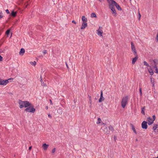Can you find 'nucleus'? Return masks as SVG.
<instances>
[{"mask_svg":"<svg viewBox=\"0 0 158 158\" xmlns=\"http://www.w3.org/2000/svg\"><path fill=\"white\" fill-rule=\"evenodd\" d=\"M25 101H23L21 100H19V107L20 108L24 107Z\"/></svg>","mask_w":158,"mask_h":158,"instance_id":"8","label":"nucleus"},{"mask_svg":"<svg viewBox=\"0 0 158 158\" xmlns=\"http://www.w3.org/2000/svg\"><path fill=\"white\" fill-rule=\"evenodd\" d=\"M6 13H7V14H8L9 13V10L8 9H7L6 10Z\"/></svg>","mask_w":158,"mask_h":158,"instance_id":"43","label":"nucleus"},{"mask_svg":"<svg viewBox=\"0 0 158 158\" xmlns=\"http://www.w3.org/2000/svg\"><path fill=\"white\" fill-rule=\"evenodd\" d=\"M139 92L140 94V95L141 96L142 94V89L141 88H140L139 89Z\"/></svg>","mask_w":158,"mask_h":158,"instance_id":"36","label":"nucleus"},{"mask_svg":"<svg viewBox=\"0 0 158 158\" xmlns=\"http://www.w3.org/2000/svg\"><path fill=\"white\" fill-rule=\"evenodd\" d=\"M25 50L23 48H22L20 49V51L19 52V54L21 55H23L25 53Z\"/></svg>","mask_w":158,"mask_h":158,"instance_id":"16","label":"nucleus"},{"mask_svg":"<svg viewBox=\"0 0 158 158\" xmlns=\"http://www.w3.org/2000/svg\"><path fill=\"white\" fill-rule=\"evenodd\" d=\"M128 97L127 96L123 97L121 102V105L123 108H124L128 102Z\"/></svg>","mask_w":158,"mask_h":158,"instance_id":"1","label":"nucleus"},{"mask_svg":"<svg viewBox=\"0 0 158 158\" xmlns=\"http://www.w3.org/2000/svg\"><path fill=\"white\" fill-rule=\"evenodd\" d=\"M158 125L156 124H155L154 126L153 127V130L155 131V132H156V130L157 128Z\"/></svg>","mask_w":158,"mask_h":158,"instance_id":"24","label":"nucleus"},{"mask_svg":"<svg viewBox=\"0 0 158 158\" xmlns=\"http://www.w3.org/2000/svg\"><path fill=\"white\" fill-rule=\"evenodd\" d=\"M89 101L90 103L91 104L92 102V100H91V97L90 96H89Z\"/></svg>","mask_w":158,"mask_h":158,"instance_id":"35","label":"nucleus"},{"mask_svg":"<svg viewBox=\"0 0 158 158\" xmlns=\"http://www.w3.org/2000/svg\"><path fill=\"white\" fill-rule=\"evenodd\" d=\"M49 101H50V104L51 105H52V101L51 99H50Z\"/></svg>","mask_w":158,"mask_h":158,"instance_id":"49","label":"nucleus"},{"mask_svg":"<svg viewBox=\"0 0 158 158\" xmlns=\"http://www.w3.org/2000/svg\"><path fill=\"white\" fill-rule=\"evenodd\" d=\"M43 53L44 54H45L47 53V51L46 50H44L43 51Z\"/></svg>","mask_w":158,"mask_h":158,"instance_id":"44","label":"nucleus"},{"mask_svg":"<svg viewBox=\"0 0 158 158\" xmlns=\"http://www.w3.org/2000/svg\"><path fill=\"white\" fill-rule=\"evenodd\" d=\"M30 63L31 65H33L34 66L36 64V62L35 61H34L33 62H30Z\"/></svg>","mask_w":158,"mask_h":158,"instance_id":"30","label":"nucleus"},{"mask_svg":"<svg viewBox=\"0 0 158 158\" xmlns=\"http://www.w3.org/2000/svg\"><path fill=\"white\" fill-rule=\"evenodd\" d=\"M32 148V147L31 146L29 147V150H30Z\"/></svg>","mask_w":158,"mask_h":158,"instance_id":"50","label":"nucleus"},{"mask_svg":"<svg viewBox=\"0 0 158 158\" xmlns=\"http://www.w3.org/2000/svg\"><path fill=\"white\" fill-rule=\"evenodd\" d=\"M66 66H67V67L68 69H69V65L67 64V63H66Z\"/></svg>","mask_w":158,"mask_h":158,"instance_id":"45","label":"nucleus"},{"mask_svg":"<svg viewBox=\"0 0 158 158\" xmlns=\"http://www.w3.org/2000/svg\"><path fill=\"white\" fill-rule=\"evenodd\" d=\"M108 2L109 3V5L110 4H114L115 2L114 0H107Z\"/></svg>","mask_w":158,"mask_h":158,"instance_id":"20","label":"nucleus"},{"mask_svg":"<svg viewBox=\"0 0 158 158\" xmlns=\"http://www.w3.org/2000/svg\"><path fill=\"white\" fill-rule=\"evenodd\" d=\"M97 34L98 35H100V36H102V31H97Z\"/></svg>","mask_w":158,"mask_h":158,"instance_id":"29","label":"nucleus"},{"mask_svg":"<svg viewBox=\"0 0 158 158\" xmlns=\"http://www.w3.org/2000/svg\"><path fill=\"white\" fill-rule=\"evenodd\" d=\"M10 80L9 79L8 80H4L0 78V85H6L9 83L8 81Z\"/></svg>","mask_w":158,"mask_h":158,"instance_id":"4","label":"nucleus"},{"mask_svg":"<svg viewBox=\"0 0 158 158\" xmlns=\"http://www.w3.org/2000/svg\"><path fill=\"white\" fill-rule=\"evenodd\" d=\"M152 61L154 63V65H152L153 66V68L155 69H158L157 64H158V60L157 59H155L154 60H152Z\"/></svg>","mask_w":158,"mask_h":158,"instance_id":"5","label":"nucleus"},{"mask_svg":"<svg viewBox=\"0 0 158 158\" xmlns=\"http://www.w3.org/2000/svg\"><path fill=\"white\" fill-rule=\"evenodd\" d=\"M149 73H150L151 75H152L154 74L153 70H148Z\"/></svg>","mask_w":158,"mask_h":158,"instance_id":"26","label":"nucleus"},{"mask_svg":"<svg viewBox=\"0 0 158 158\" xmlns=\"http://www.w3.org/2000/svg\"><path fill=\"white\" fill-rule=\"evenodd\" d=\"M131 1V0H130V1Z\"/></svg>","mask_w":158,"mask_h":158,"instance_id":"62","label":"nucleus"},{"mask_svg":"<svg viewBox=\"0 0 158 158\" xmlns=\"http://www.w3.org/2000/svg\"><path fill=\"white\" fill-rule=\"evenodd\" d=\"M10 33V29H8L6 32V35H8Z\"/></svg>","mask_w":158,"mask_h":158,"instance_id":"32","label":"nucleus"},{"mask_svg":"<svg viewBox=\"0 0 158 158\" xmlns=\"http://www.w3.org/2000/svg\"><path fill=\"white\" fill-rule=\"evenodd\" d=\"M35 109L33 108L32 105H31V106L27 107L25 110V111L29 112L34 113L35 111Z\"/></svg>","mask_w":158,"mask_h":158,"instance_id":"2","label":"nucleus"},{"mask_svg":"<svg viewBox=\"0 0 158 158\" xmlns=\"http://www.w3.org/2000/svg\"><path fill=\"white\" fill-rule=\"evenodd\" d=\"M2 60H3V58L1 55H0V61H2Z\"/></svg>","mask_w":158,"mask_h":158,"instance_id":"40","label":"nucleus"},{"mask_svg":"<svg viewBox=\"0 0 158 158\" xmlns=\"http://www.w3.org/2000/svg\"><path fill=\"white\" fill-rule=\"evenodd\" d=\"M48 117H49L50 118H51L52 117L51 115V114H49L48 115Z\"/></svg>","mask_w":158,"mask_h":158,"instance_id":"52","label":"nucleus"},{"mask_svg":"<svg viewBox=\"0 0 158 158\" xmlns=\"http://www.w3.org/2000/svg\"><path fill=\"white\" fill-rule=\"evenodd\" d=\"M81 20L83 22H86L87 21V19L85 16H82V17Z\"/></svg>","mask_w":158,"mask_h":158,"instance_id":"21","label":"nucleus"},{"mask_svg":"<svg viewBox=\"0 0 158 158\" xmlns=\"http://www.w3.org/2000/svg\"><path fill=\"white\" fill-rule=\"evenodd\" d=\"M72 22L73 23H74V24H76V22L74 20H73Z\"/></svg>","mask_w":158,"mask_h":158,"instance_id":"48","label":"nucleus"},{"mask_svg":"<svg viewBox=\"0 0 158 158\" xmlns=\"http://www.w3.org/2000/svg\"><path fill=\"white\" fill-rule=\"evenodd\" d=\"M57 112L59 113H61L62 112V110L60 109H59L57 110Z\"/></svg>","mask_w":158,"mask_h":158,"instance_id":"34","label":"nucleus"},{"mask_svg":"<svg viewBox=\"0 0 158 158\" xmlns=\"http://www.w3.org/2000/svg\"><path fill=\"white\" fill-rule=\"evenodd\" d=\"M27 5H26L25 6V8L27 7Z\"/></svg>","mask_w":158,"mask_h":158,"instance_id":"58","label":"nucleus"},{"mask_svg":"<svg viewBox=\"0 0 158 158\" xmlns=\"http://www.w3.org/2000/svg\"><path fill=\"white\" fill-rule=\"evenodd\" d=\"M139 20L140 18L141 17V15H140L139 12Z\"/></svg>","mask_w":158,"mask_h":158,"instance_id":"46","label":"nucleus"},{"mask_svg":"<svg viewBox=\"0 0 158 158\" xmlns=\"http://www.w3.org/2000/svg\"><path fill=\"white\" fill-rule=\"evenodd\" d=\"M101 120L100 118H98V122H97V124H99L101 123Z\"/></svg>","mask_w":158,"mask_h":158,"instance_id":"31","label":"nucleus"},{"mask_svg":"<svg viewBox=\"0 0 158 158\" xmlns=\"http://www.w3.org/2000/svg\"><path fill=\"white\" fill-rule=\"evenodd\" d=\"M48 146L49 145L45 143L43 144L42 145V147L44 150H47Z\"/></svg>","mask_w":158,"mask_h":158,"instance_id":"15","label":"nucleus"},{"mask_svg":"<svg viewBox=\"0 0 158 158\" xmlns=\"http://www.w3.org/2000/svg\"><path fill=\"white\" fill-rule=\"evenodd\" d=\"M102 124L104 125L105 127L106 126V124L105 123H102Z\"/></svg>","mask_w":158,"mask_h":158,"instance_id":"54","label":"nucleus"},{"mask_svg":"<svg viewBox=\"0 0 158 158\" xmlns=\"http://www.w3.org/2000/svg\"><path fill=\"white\" fill-rule=\"evenodd\" d=\"M147 121L148 125H150L153 123V121H152V119L149 117L147 118Z\"/></svg>","mask_w":158,"mask_h":158,"instance_id":"12","label":"nucleus"},{"mask_svg":"<svg viewBox=\"0 0 158 158\" xmlns=\"http://www.w3.org/2000/svg\"><path fill=\"white\" fill-rule=\"evenodd\" d=\"M144 109H145V106H144L143 107H142L141 108V113L143 115H145V114L144 111Z\"/></svg>","mask_w":158,"mask_h":158,"instance_id":"25","label":"nucleus"},{"mask_svg":"<svg viewBox=\"0 0 158 158\" xmlns=\"http://www.w3.org/2000/svg\"><path fill=\"white\" fill-rule=\"evenodd\" d=\"M104 1V0H101V2H102Z\"/></svg>","mask_w":158,"mask_h":158,"instance_id":"56","label":"nucleus"},{"mask_svg":"<svg viewBox=\"0 0 158 158\" xmlns=\"http://www.w3.org/2000/svg\"><path fill=\"white\" fill-rule=\"evenodd\" d=\"M143 64H144V65H146V66H149L148 64L147 63V62H146L145 61H144L143 62Z\"/></svg>","mask_w":158,"mask_h":158,"instance_id":"33","label":"nucleus"},{"mask_svg":"<svg viewBox=\"0 0 158 158\" xmlns=\"http://www.w3.org/2000/svg\"><path fill=\"white\" fill-rule=\"evenodd\" d=\"M105 98L103 96V93L102 91H101L100 97L99 99V102H101L102 101L104 100Z\"/></svg>","mask_w":158,"mask_h":158,"instance_id":"9","label":"nucleus"},{"mask_svg":"<svg viewBox=\"0 0 158 158\" xmlns=\"http://www.w3.org/2000/svg\"><path fill=\"white\" fill-rule=\"evenodd\" d=\"M109 5L110 8L113 12V14H114L115 15L116 14V12L115 9V8L114 7V4H110Z\"/></svg>","mask_w":158,"mask_h":158,"instance_id":"6","label":"nucleus"},{"mask_svg":"<svg viewBox=\"0 0 158 158\" xmlns=\"http://www.w3.org/2000/svg\"><path fill=\"white\" fill-rule=\"evenodd\" d=\"M13 78H10V82H11V81L13 80Z\"/></svg>","mask_w":158,"mask_h":158,"instance_id":"53","label":"nucleus"},{"mask_svg":"<svg viewBox=\"0 0 158 158\" xmlns=\"http://www.w3.org/2000/svg\"><path fill=\"white\" fill-rule=\"evenodd\" d=\"M156 130L157 131V132H158V130L157 129Z\"/></svg>","mask_w":158,"mask_h":158,"instance_id":"61","label":"nucleus"},{"mask_svg":"<svg viewBox=\"0 0 158 158\" xmlns=\"http://www.w3.org/2000/svg\"><path fill=\"white\" fill-rule=\"evenodd\" d=\"M87 24L86 22H83L82 24L81 29H84L87 27Z\"/></svg>","mask_w":158,"mask_h":158,"instance_id":"10","label":"nucleus"},{"mask_svg":"<svg viewBox=\"0 0 158 158\" xmlns=\"http://www.w3.org/2000/svg\"><path fill=\"white\" fill-rule=\"evenodd\" d=\"M152 118L153 120H152V121L154 122V121H155L156 119V116L155 115H153Z\"/></svg>","mask_w":158,"mask_h":158,"instance_id":"37","label":"nucleus"},{"mask_svg":"<svg viewBox=\"0 0 158 158\" xmlns=\"http://www.w3.org/2000/svg\"><path fill=\"white\" fill-rule=\"evenodd\" d=\"M114 141H116V140H117V137L116 136H115V135H114Z\"/></svg>","mask_w":158,"mask_h":158,"instance_id":"42","label":"nucleus"},{"mask_svg":"<svg viewBox=\"0 0 158 158\" xmlns=\"http://www.w3.org/2000/svg\"><path fill=\"white\" fill-rule=\"evenodd\" d=\"M130 125H131V129H132V130L134 132V133L135 134H137V132H136V130L135 129V128L134 126L133 125V124H132V123H131Z\"/></svg>","mask_w":158,"mask_h":158,"instance_id":"17","label":"nucleus"},{"mask_svg":"<svg viewBox=\"0 0 158 158\" xmlns=\"http://www.w3.org/2000/svg\"><path fill=\"white\" fill-rule=\"evenodd\" d=\"M10 34H10V37H11L12 35V32H10Z\"/></svg>","mask_w":158,"mask_h":158,"instance_id":"55","label":"nucleus"},{"mask_svg":"<svg viewBox=\"0 0 158 158\" xmlns=\"http://www.w3.org/2000/svg\"><path fill=\"white\" fill-rule=\"evenodd\" d=\"M17 14V11H15L14 10H13L11 11L10 13V16H12L13 17H15Z\"/></svg>","mask_w":158,"mask_h":158,"instance_id":"13","label":"nucleus"},{"mask_svg":"<svg viewBox=\"0 0 158 158\" xmlns=\"http://www.w3.org/2000/svg\"><path fill=\"white\" fill-rule=\"evenodd\" d=\"M41 80H40V81L41 82V85L44 86H46V84H45L43 81V80H42L41 78V77H40Z\"/></svg>","mask_w":158,"mask_h":158,"instance_id":"23","label":"nucleus"},{"mask_svg":"<svg viewBox=\"0 0 158 158\" xmlns=\"http://www.w3.org/2000/svg\"><path fill=\"white\" fill-rule=\"evenodd\" d=\"M56 151V148H54L52 150V153H54Z\"/></svg>","mask_w":158,"mask_h":158,"instance_id":"38","label":"nucleus"},{"mask_svg":"<svg viewBox=\"0 0 158 158\" xmlns=\"http://www.w3.org/2000/svg\"><path fill=\"white\" fill-rule=\"evenodd\" d=\"M131 48L132 50V51L133 53L134 54V55L135 56H137V53L136 51V50L135 47V46L134 44L132 42H131Z\"/></svg>","mask_w":158,"mask_h":158,"instance_id":"3","label":"nucleus"},{"mask_svg":"<svg viewBox=\"0 0 158 158\" xmlns=\"http://www.w3.org/2000/svg\"><path fill=\"white\" fill-rule=\"evenodd\" d=\"M91 16L92 18L96 17V15L95 13H93L91 14Z\"/></svg>","mask_w":158,"mask_h":158,"instance_id":"28","label":"nucleus"},{"mask_svg":"<svg viewBox=\"0 0 158 158\" xmlns=\"http://www.w3.org/2000/svg\"><path fill=\"white\" fill-rule=\"evenodd\" d=\"M48 106H47V107H46V108H47V109H48Z\"/></svg>","mask_w":158,"mask_h":158,"instance_id":"60","label":"nucleus"},{"mask_svg":"<svg viewBox=\"0 0 158 158\" xmlns=\"http://www.w3.org/2000/svg\"><path fill=\"white\" fill-rule=\"evenodd\" d=\"M156 40H157V41H158V32H157V36L156 38Z\"/></svg>","mask_w":158,"mask_h":158,"instance_id":"41","label":"nucleus"},{"mask_svg":"<svg viewBox=\"0 0 158 158\" xmlns=\"http://www.w3.org/2000/svg\"><path fill=\"white\" fill-rule=\"evenodd\" d=\"M154 72L157 73H158V70H155V71Z\"/></svg>","mask_w":158,"mask_h":158,"instance_id":"51","label":"nucleus"},{"mask_svg":"<svg viewBox=\"0 0 158 158\" xmlns=\"http://www.w3.org/2000/svg\"><path fill=\"white\" fill-rule=\"evenodd\" d=\"M150 79H151V82L152 84V87H154V82H155L154 79V78H153L152 77H151Z\"/></svg>","mask_w":158,"mask_h":158,"instance_id":"22","label":"nucleus"},{"mask_svg":"<svg viewBox=\"0 0 158 158\" xmlns=\"http://www.w3.org/2000/svg\"><path fill=\"white\" fill-rule=\"evenodd\" d=\"M100 2H101V0H98Z\"/></svg>","mask_w":158,"mask_h":158,"instance_id":"59","label":"nucleus"},{"mask_svg":"<svg viewBox=\"0 0 158 158\" xmlns=\"http://www.w3.org/2000/svg\"><path fill=\"white\" fill-rule=\"evenodd\" d=\"M100 28H102V27H99V29L98 30H97V31H102V30L100 29Z\"/></svg>","mask_w":158,"mask_h":158,"instance_id":"47","label":"nucleus"},{"mask_svg":"<svg viewBox=\"0 0 158 158\" xmlns=\"http://www.w3.org/2000/svg\"><path fill=\"white\" fill-rule=\"evenodd\" d=\"M109 129L112 132H113V131H114V128H113V127L111 126H110L109 127Z\"/></svg>","mask_w":158,"mask_h":158,"instance_id":"27","label":"nucleus"},{"mask_svg":"<svg viewBox=\"0 0 158 158\" xmlns=\"http://www.w3.org/2000/svg\"><path fill=\"white\" fill-rule=\"evenodd\" d=\"M31 104L28 101H25L24 102V107H25L31 106Z\"/></svg>","mask_w":158,"mask_h":158,"instance_id":"11","label":"nucleus"},{"mask_svg":"<svg viewBox=\"0 0 158 158\" xmlns=\"http://www.w3.org/2000/svg\"><path fill=\"white\" fill-rule=\"evenodd\" d=\"M3 17V16L2 15V12H1L0 13V19L2 18Z\"/></svg>","mask_w":158,"mask_h":158,"instance_id":"39","label":"nucleus"},{"mask_svg":"<svg viewBox=\"0 0 158 158\" xmlns=\"http://www.w3.org/2000/svg\"><path fill=\"white\" fill-rule=\"evenodd\" d=\"M138 141V139H136V141Z\"/></svg>","mask_w":158,"mask_h":158,"instance_id":"57","label":"nucleus"},{"mask_svg":"<svg viewBox=\"0 0 158 158\" xmlns=\"http://www.w3.org/2000/svg\"><path fill=\"white\" fill-rule=\"evenodd\" d=\"M137 56L138 55H137V56H136L135 58L133 59L132 62V64H134L135 63V62L138 58Z\"/></svg>","mask_w":158,"mask_h":158,"instance_id":"18","label":"nucleus"},{"mask_svg":"<svg viewBox=\"0 0 158 158\" xmlns=\"http://www.w3.org/2000/svg\"><path fill=\"white\" fill-rule=\"evenodd\" d=\"M114 5L119 10H122L121 8L120 7L119 5L116 2L114 3Z\"/></svg>","mask_w":158,"mask_h":158,"instance_id":"14","label":"nucleus"},{"mask_svg":"<svg viewBox=\"0 0 158 158\" xmlns=\"http://www.w3.org/2000/svg\"><path fill=\"white\" fill-rule=\"evenodd\" d=\"M102 129L106 134H108L109 133V132L107 130V127L106 126H105L104 128Z\"/></svg>","mask_w":158,"mask_h":158,"instance_id":"19","label":"nucleus"},{"mask_svg":"<svg viewBox=\"0 0 158 158\" xmlns=\"http://www.w3.org/2000/svg\"><path fill=\"white\" fill-rule=\"evenodd\" d=\"M142 127L143 129H147L148 127L147 122L145 121H143L142 123Z\"/></svg>","mask_w":158,"mask_h":158,"instance_id":"7","label":"nucleus"}]
</instances>
